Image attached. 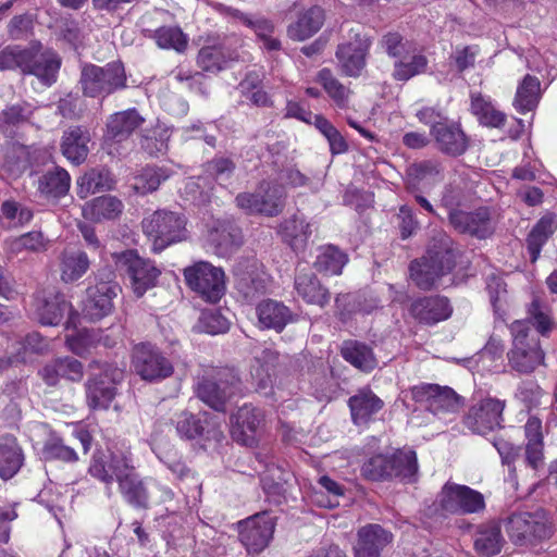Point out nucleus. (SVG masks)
I'll return each instance as SVG.
<instances>
[{
    "label": "nucleus",
    "instance_id": "nucleus-1",
    "mask_svg": "<svg viewBox=\"0 0 557 557\" xmlns=\"http://www.w3.org/2000/svg\"><path fill=\"white\" fill-rule=\"evenodd\" d=\"M88 472L95 479L106 484V494L112 496V484H119V490L127 504L136 508H147L149 494L145 482L135 472V467L128 451L111 453L109 460L101 451L92 455Z\"/></svg>",
    "mask_w": 557,
    "mask_h": 557
},
{
    "label": "nucleus",
    "instance_id": "nucleus-2",
    "mask_svg": "<svg viewBox=\"0 0 557 557\" xmlns=\"http://www.w3.org/2000/svg\"><path fill=\"white\" fill-rule=\"evenodd\" d=\"M454 267L455 253L451 249V240L448 236L441 235L429 247L426 256L411 262L410 277L420 289H431Z\"/></svg>",
    "mask_w": 557,
    "mask_h": 557
},
{
    "label": "nucleus",
    "instance_id": "nucleus-3",
    "mask_svg": "<svg viewBox=\"0 0 557 557\" xmlns=\"http://www.w3.org/2000/svg\"><path fill=\"white\" fill-rule=\"evenodd\" d=\"M141 225L153 252H161L187 238L186 219L174 211L157 210L145 218Z\"/></svg>",
    "mask_w": 557,
    "mask_h": 557
},
{
    "label": "nucleus",
    "instance_id": "nucleus-4",
    "mask_svg": "<svg viewBox=\"0 0 557 557\" xmlns=\"http://www.w3.org/2000/svg\"><path fill=\"white\" fill-rule=\"evenodd\" d=\"M512 348L508 352L509 366L520 372H532L544 359L539 339L531 334L528 321L517 320L510 325Z\"/></svg>",
    "mask_w": 557,
    "mask_h": 557
},
{
    "label": "nucleus",
    "instance_id": "nucleus-5",
    "mask_svg": "<svg viewBox=\"0 0 557 557\" xmlns=\"http://www.w3.org/2000/svg\"><path fill=\"white\" fill-rule=\"evenodd\" d=\"M79 82L85 96L106 98L126 87V75L123 65L117 62L106 66L88 64L82 70Z\"/></svg>",
    "mask_w": 557,
    "mask_h": 557
},
{
    "label": "nucleus",
    "instance_id": "nucleus-6",
    "mask_svg": "<svg viewBox=\"0 0 557 557\" xmlns=\"http://www.w3.org/2000/svg\"><path fill=\"white\" fill-rule=\"evenodd\" d=\"M412 397L445 424L456 420L461 407V397L448 386L420 384L412 387Z\"/></svg>",
    "mask_w": 557,
    "mask_h": 557
},
{
    "label": "nucleus",
    "instance_id": "nucleus-7",
    "mask_svg": "<svg viewBox=\"0 0 557 557\" xmlns=\"http://www.w3.org/2000/svg\"><path fill=\"white\" fill-rule=\"evenodd\" d=\"M132 369L144 381L160 382L170 377L174 368L172 362L154 345H136L132 352Z\"/></svg>",
    "mask_w": 557,
    "mask_h": 557
},
{
    "label": "nucleus",
    "instance_id": "nucleus-8",
    "mask_svg": "<svg viewBox=\"0 0 557 557\" xmlns=\"http://www.w3.org/2000/svg\"><path fill=\"white\" fill-rule=\"evenodd\" d=\"M187 285L206 301L218 302L225 292L224 272L206 261H199L184 270Z\"/></svg>",
    "mask_w": 557,
    "mask_h": 557
},
{
    "label": "nucleus",
    "instance_id": "nucleus-9",
    "mask_svg": "<svg viewBox=\"0 0 557 557\" xmlns=\"http://www.w3.org/2000/svg\"><path fill=\"white\" fill-rule=\"evenodd\" d=\"M285 191L282 186L262 183L255 193H243L236 197L237 206L248 214L274 216L283 211Z\"/></svg>",
    "mask_w": 557,
    "mask_h": 557
},
{
    "label": "nucleus",
    "instance_id": "nucleus-10",
    "mask_svg": "<svg viewBox=\"0 0 557 557\" xmlns=\"http://www.w3.org/2000/svg\"><path fill=\"white\" fill-rule=\"evenodd\" d=\"M441 508L450 513H478L484 510V496L467 486L447 482L438 494Z\"/></svg>",
    "mask_w": 557,
    "mask_h": 557
},
{
    "label": "nucleus",
    "instance_id": "nucleus-11",
    "mask_svg": "<svg viewBox=\"0 0 557 557\" xmlns=\"http://www.w3.org/2000/svg\"><path fill=\"white\" fill-rule=\"evenodd\" d=\"M117 265L126 269L131 286L137 297H141L156 285L160 270L149 260L140 258L134 250L115 255Z\"/></svg>",
    "mask_w": 557,
    "mask_h": 557
},
{
    "label": "nucleus",
    "instance_id": "nucleus-12",
    "mask_svg": "<svg viewBox=\"0 0 557 557\" xmlns=\"http://www.w3.org/2000/svg\"><path fill=\"white\" fill-rule=\"evenodd\" d=\"M506 531L510 540L520 546L534 544L549 534V529L537 513L519 512L507 519Z\"/></svg>",
    "mask_w": 557,
    "mask_h": 557
},
{
    "label": "nucleus",
    "instance_id": "nucleus-13",
    "mask_svg": "<svg viewBox=\"0 0 557 557\" xmlns=\"http://www.w3.org/2000/svg\"><path fill=\"white\" fill-rule=\"evenodd\" d=\"M505 404L495 398H485L473 404L463 419L473 433L484 435L500 428Z\"/></svg>",
    "mask_w": 557,
    "mask_h": 557
},
{
    "label": "nucleus",
    "instance_id": "nucleus-14",
    "mask_svg": "<svg viewBox=\"0 0 557 557\" xmlns=\"http://www.w3.org/2000/svg\"><path fill=\"white\" fill-rule=\"evenodd\" d=\"M274 529L275 522L270 515L258 513L239 522V540L248 553L258 554L269 545Z\"/></svg>",
    "mask_w": 557,
    "mask_h": 557
},
{
    "label": "nucleus",
    "instance_id": "nucleus-15",
    "mask_svg": "<svg viewBox=\"0 0 557 557\" xmlns=\"http://www.w3.org/2000/svg\"><path fill=\"white\" fill-rule=\"evenodd\" d=\"M240 391V381L231 373L219 381L202 379L197 387L198 397L216 411H225L227 403Z\"/></svg>",
    "mask_w": 557,
    "mask_h": 557
},
{
    "label": "nucleus",
    "instance_id": "nucleus-16",
    "mask_svg": "<svg viewBox=\"0 0 557 557\" xmlns=\"http://www.w3.org/2000/svg\"><path fill=\"white\" fill-rule=\"evenodd\" d=\"M369 48V38L358 34L354 40L339 45L335 55L341 72L349 77L360 76L366 66V57Z\"/></svg>",
    "mask_w": 557,
    "mask_h": 557
},
{
    "label": "nucleus",
    "instance_id": "nucleus-17",
    "mask_svg": "<svg viewBox=\"0 0 557 557\" xmlns=\"http://www.w3.org/2000/svg\"><path fill=\"white\" fill-rule=\"evenodd\" d=\"M123 377L119 368L104 370V379H90L86 384L87 404L91 409H107L115 396V384Z\"/></svg>",
    "mask_w": 557,
    "mask_h": 557
},
{
    "label": "nucleus",
    "instance_id": "nucleus-18",
    "mask_svg": "<svg viewBox=\"0 0 557 557\" xmlns=\"http://www.w3.org/2000/svg\"><path fill=\"white\" fill-rule=\"evenodd\" d=\"M451 225L460 233H467L479 238H485L493 233L490 210L485 207L473 212L455 210L449 213Z\"/></svg>",
    "mask_w": 557,
    "mask_h": 557
},
{
    "label": "nucleus",
    "instance_id": "nucleus-19",
    "mask_svg": "<svg viewBox=\"0 0 557 557\" xmlns=\"http://www.w3.org/2000/svg\"><path fill=\"white\" fill-rule=\"evenodd\" d=\"M119 292L120 286L111 282H101L89 287L84 301V312L92 320L108 315L113 308L112 300Z\"/></svg>",
    "mask_w": 557,
    "mask_h": 557
},
{
    "label": "nucleus",
    "instance_id": "nucleus-20",
    "mask_svg": "<svg viewBox=\"0 0 557 557\" xmlns=\"http://www.w3.org/2000/svg\"><path fill=\"white\" fill-rule=\"evenodd\" d=\"M436 147L443 153L460 156L468 147V139L458 124L437 123L431 128Z\"/></svg>",
    "mask_w": 557,
    "mask_h": 557
},
{
    "label": "nucleus",
    "instance_id": "nucleus-21",
    "mask_svg": "<svg viewBox=\"0 0 557 557\" xmlns=\"http://www.w3.org/2000/svg\"><path fill=\"white\" fill-rule=\"evenodd\" d=\"M410 311L421 323L433 325L448 319L453 309L446 297L430 296L413 301Z\"/></svg>",
    "mask_w": 557,
    "mask_h": 557
},
{
    "label": "nucleus",
    "instance_id": "nucleus-22",
    "mask_svg": "<svg viewBox=\"0 0 557 557\" xmlns=\"http://www.w3.org/2000/svg\"><path fill=\"white\" fill-rule=\"evenodd\" d=\"M392 542V534L379 524H368L358 532L355 557H380L382 549Z\"/></svg>",
    "mask_w": 557,
    "mask_h": 557
},
{
    "label": "nucleus",
    "instance_id": "nucleus-23",
    "mask_svg": "<svg viewBox=\"0 0 557 557\" xmlns=\"http://www.w3.org/2000/svg\"><path fill=\"white\" fill-rule=\"evenodd\" d=\"M277 352L271 348H265L255 358L251 366V379L256 391L264 396L272 394L273 374L277 364Z\"/></svg>",
    "mask_w": 557,
    "mask_h": 557
},
{
    "label": "nucleus",
    "instance_id": "nucleus-24",
    "mask_svg": "<svg viewBox=\"0 0 557 557\" xmlns=\"http://www.w3.org/2000/svg\"><path fill=\"white\" fill-rule=\"evenodd\" d=\"M408 176L410 190H425L444 180V168L436 160H423L409 166Z\"/></svg>",
    "mask_w": 557,
    "mask_h": 557
},
{
    "label": "nucleus",
    "instance_id": "nucleus-25",
    "mask_svg": "<svg viewBox=\"0 0 557 557\" xmlns=\"http://www.w3.org/2000/svg\"><path fill=\"white\" fill-rule=\"evenodd\" d=\"M524 435L527 440L525 463L532 469L537 470L544 465L542 420L539 417H529L524 424Z\"/></svg>",
    "mask_w": 557,
    "mask_h": 557
},
{
    "label": "nucleus",
    "instance_id": "nucleus-26",
    "mask_svg": "<svg viewBox=\"0 0 557 557\" xmlns=\"http://www.w3.org/2000/svg\"><path fill=\"white\" fill-rule=\"evenodd\" d=\"M313 232L312 225L302 215H293L285 219L280 225L282 239L294 251H302L308 245Z\"/></svg>",
    "mask_w": 557,
    "mask_h": 557
},
{
    "label": "nucleus",
    "instance_id": "nucleus-27",
    "mask_svg": "<svg viewBox=\"0 0 557 557\" xmlns=\"http://www.w3.org/2000/svg\"><path fill=\"white\" fill-rule=\"evenodd\" d=\"M262 421L263 413L260 409L251 405H244L238 409L236 414L232 417L233 435L237 441L249 444Z\"/></svg>",
    "mask_w": 557,
    "mask_h": 557
},
{
    "label": "nucleus",
    "instance_id": "nucleus-28",
    "mask_svg": "<svg viewBox=\"0 0 557 557\" xmlns=\"http://www.w3.org/2000/svg\"><path fill=\"white\" fill-rule=\"evenodd\" d=\"M83 375V364L72 357L58 358L45 366L41 371V377L49 386H55L61 377L78 382Z\"/></svg>",
    "mask_w": 557,
    "mask_h": 557
},
{
    "label": "nucleus",
    "instance_id": "nucleus-29",
    "mask_svg": "<svg viewBox=\"0 0 557 557\" xmlns=\"http://www.w3.org/2000/svg\"><path fill=\"white\" fill-rule=\"evenodd\" d=\"M143 117L134 109L112 114L107 122L106 140L123 141L141 125Z\"/></svg>",
    "mask_w": 557,
    "mask_h": 557
},
{
    "label": "nucleus",
    "instance_id": "nucleus-30",
    "mask_svg": "<svg viewBox=\"0 0 557 557\" xmlns=\"http://www.w3.org/2000/svg\"><path fill=\"white\" fill-rule=\"evenodd\" d=\"M90 134L86 128L74 126L69 128L62 138V152L67 160L79 164L88 156Z\"/></svg>",
    "mask_w": 557,
    "mask_h": 557
},
{
    "label": "nucleus",
    "instance_id": "nucleus-31",
    "mask_svg": "<svg viewBox=\"0 0 557 557\" xmlns=\"http://www.w3.org/2000/svg\"><path fill=\"white\" fill-rule=\"evenodd\" d=\"M355 424L362 425L382 409L383 401L370 389H362L348 401Z\"/></svg>",
    "mask_w": 557,
    "mask_h": 557
},
{
    "label": "nucleus",
    "instance_id": "nucleus-32",
    "mask_svg": "<svg viewBox=\"0 0 557 557\" xmlns=\"http://www.w3.org/2000/svg\"><path fill=\"white\" fill-rule=\"evenodd\" d=\"M295 289L299 297L311 305L323 307L330 300V293L311 272H298L295 277Z\"/></svg>",
    "mask_w": 557,
    "mask_h": 557
},
{
    "label": "nucleus",
    "instance_id": "nucleus-33",
    "mask_svg": "<svg viewBox=\"0 0 557 557\" xmlns=\"http://www.w3.org/2000/svg\"><path fill=\"white\" fill-rule=\"evenodd\" d=\"M323 22V10L320 7H312L301 13L298 20L288 26L287 35L293 40L304 41L318 33Z\"/></svg>",
    "mask_w": 557,
    "mask_h": 557
},
{
    "label": "nucleus",
    "instance_id": "nucleus-34",
    "mask_svg": "<svg viewBox=\"0 0 557 557\" xmlns=\"http://www.w3.org/2000/svg\"><path fill=\"white\" fill-rule=\"evenodd\" d=\"M257 315L262 327L282 331L292 321V312L284 304L268 299L257 307Z\"/></svg>",
    "mask_w": 557,
    "mask_h": 557
},
{
    "label": "nucleus",
    "instance_id": "nucleus-35",
    "mask_svg": "<svg viewBox=\"0 0 557 557\" xmlns=\"http://www.w3.org/2000/svg\"><path fill=\"white\" fill-rule=\"evenodd\" d=\"M70 182V175L65 170L53 166L39 181L40 197L53 205L57 199L67 194Z\"/></svg>",
    "mask_w": 557,
    "mask_h": 557
},
{
    "label": "nucleus",
    "instance_id": "nucleus-36",
    "mask_svg": "<svg viewBox=\"0 0 557 557\" xmlns=\"http://www.w3.org/2000/svg\"><path fill=\"white\" fill-rule=\"evenodd\" d=\"M123 208L122 201L116 197L101 196L84 206L83 215L92 222L113 220L122 213Z\"/></svg>",
    "mask_w": 557,
    "mask_h": 557
},
{
    "label": "nucleus",
    "instance_id": "nucleus-37",
    "mask_svg": "<svg viewBox=\"0 0 557 557\" xmlns=\"http://www.w3.org/2000/svg\"><path fill=\"white\" fill-rule=\"evenodd\" d=\"M90 261L85 251L78 249L65 250L60 259L61 280L72 283L79 280L89 269Z\"/></svg>",
    "mask_w": 557,
    "mask_h": 557
},
{
    "label": "nucleus",
    "instance_id": "nucleus-38",
    "mask_svg": "<svg viewBox=\"0 0 557 557\" xmlns=\"http://www.w3.org/2000/svg\"><path fill=\"white\" fill-rule=\"evenodd\" d=\"M23 465V454L13 436L0 438V478L9 480Z\"/></svg>",
    "mask_w": 557,
    "mask_h": 557
},
{
    "label": "nucleus",
    "instance_id": "nucleus-39",
    "mask_svg": "<svg viewBox=\"0 0 557 557\" xmlns=\"http://www.w3.org/2000/svg\"><path fill=\"white\" fill-rule=\"evenodd\" d=\"M77 184L79 197L86 198L91 194L112 189L115 181L108 169L99 168L86 172L78 178Z\"/></svg>",
    "mask_w": 557,
    "mask_h": 557
},
{
    "label": "nucleus",
    "instance_id": "nucleus-40",
    "mask_svg": "<svg viewBox=\"0 0 557 557\" xmlns=\"http://www.w3.org/2000/svg\"><path fill=\"white\" fill-rule=\"evenodd\" d=\"M541 99V83L535 76L525 75L518 85L513 107L520 113L533 111Z\"/></svg>",
    "mask_w": 557,
    "mask_h": 557
},
{
    "label": "nucleus",
    "instance_id": "nucleus-41",
    "mask_svg": "<svg viewBox=\"0 0 557 557\" xmlns=\"http://www.w3.org/2000/svg\"><path fill=\"white\" fill-rule=\"evenodd\" d=\"M471 112L482 125L488 127H502L506 121V115L495 108L488 97L481 94L471 95Z\"/></svg>",
    "mask_w": 557,
    "mask_h": 557
},
{
    "label": "nucleus",
    "instance_id": "nucleus-42",
    "mask_svg": "<svg viewBox=\"0 0 557 557\" xmlns=\"http://www.w3.org/2000/svg\"><path fill=\"white\" fill-rule=\"evenodd\" d=\"M503 543L504 539L499 524L497 522H490L478 531L474 547L481 555L493 556L500 552Z\"/></svg>",
    "mask_w": 557,
    "mask_h": 557
},
{
    "label": "nucleus",
    "instance_id": "nucleus-43",
    "mask_svg": "<svg viewBox=\"0 0 557 557\" xmlns=\"http://www.w3.org/2000/svg\"><path fill=\"white\" fill-rule=\"evenodd\" d=\"M218 253L227 256L242 245L243 237L238 227L230 223H221L210 235Z\"/></svg>",
    "mask_w": 557,
    "mask_h": 557
},
{
    "label": "nucleus",
    "instance_id": "nucleus-44",
    "mask_svg": "<svg viewBox=\"0 0 557 557\" xmlns=\"http://www.w3.org/2000/svg\"><path fill=\"white\" fill-rule=\"evenodd\" d=\"M342 356L346 361L362 371H371L375 367V358L371 348L356 341L344 343Z\"/></svg>",
    "mask_w": 557,
    "mask_h": 557
},
{
    "label": "nucleus",
    "instance_id": "nucleus-45",
    "mask_svg": "<svg viewBox=\"0 0 557 557\" xmlns=\"http://www.w3.org/2000/svg\"><path fill=\"white\" fill-rule=\"evenodd\" d=\"M145 36L156 39L157 45L163 49H174L178 52L185 50L187 37L178 27H160L157 29L143 28Z\"/></svg>",
    "mask_w": 557,
    "mask_h": 557
},
{
    "label": "nucleus",
    "instance_id": "nucleus-46",
    "mask_svg": "<svg viewBox=\"0 0 557 557\" xmlns=\"http://www.w3.org/2000/svg\"><path fill=\"white\" fill-rule=\"evenodd\" d=\"M391 460V478L396 476L405 481H412L417 471V455L411 449L398 450L389 456Z\"/></svg>",
    "mask_w": 557,
    "mask_h": 557
},
{
    "label": "nucleus",
    "instance_id": "nucleus-47",
    "mask_svg": "<svg viewBox=\"0 0 557 557\" xmlns=\"http://www.w3.org/2000/svg\"><path fill=\"white\" fill-rule=\"evenodd\" d=\"M317 82L322 85L329 97L341 109L348 106L350 90L344 86L329 69H322L317 75Z\"/></svg>",
    "mask_w": 557,
    "mask_h": 557
},
{
    "label": "nucleus",
    "instance_id": "nucleus-48",
    "mask_svg": "<svg viewBox=\"0 0 557 557\" xmlns=\"http://www.w3.org/2000/svg\"><path fill=\"white\" fill-rule=\"evenodd\" d=\"M428 60L425 55L418 52L416 48L410 52L409 58L395 61L393 76L397 81H408L411 77L425 71Z\"/></svg>",
    "mask_w": 557,
    "mask_h": 557
},
{
    "label": "nucleus",
    "instance_id": "nucleus-49",
    "mask_svg": "<svg viewBox=\"0 0 557 557\" xmlns=\"http://www.w3.org/2000/svg\"><path fill=\"white\" fill-rule=\"evenodd\" d=\"M347 262V256L334 246H326L321 249L317 257L314 267L319 272L330 275L342 273Z\"/></svg>",
    "mask_w": 557,
    "mask_h": 557
},
{
    "label": "nucleus",
    "instance_id": "nucleus-50",
    "mask_svg": "<svg viewBox=\"0 0 557 557\" xmlns=\"http://www.w3.org/2000/svg\"><path fill=\"white\" fill-rule=\"evenodd\" d=\"M248 28H250L256 34L258 40L261 42L262 49L267 51L281 50V40L274 36L275 26L270 20L255 16Z\"/></svg>",
    "mask_w": 557,
    "mask_h": 557
},
{
    "label": "nucleus",
    "instance_id": "nucleus-51",
    "mask_svg": "<svg viewBox=\"0 0 557 557\" xmlns=\"http://www.w3.org/2000/svg\"><path fill=\"white\" fill-rule=\"evenodd\" d=\"M170 177V172L164 168H145L135 176L133 187L138 194H148L158 189L160 184Z\"/></svg>",
    "mask_w": 557,
    "mask_h": 557
},
{
    "label": "nucleus",
    "instance_id": "nucleus-52",
    "mask_svg": "<svg viewBox=\"0 0 557 557\" xmlns=\"http://www.w3.org/2000/svg\"><path fill=\"white\" fill-rule=\"evenodd\" d=\"M554 231L555 222L552 216L542 218L533 227L528 237V249L531 253L532 262L537 259L542 246L546 243Z\"/></svg>",
    "mask_w": 557,
    "mask_h": 557
},
{
    "label": "nucleus",
    "instance_id": "nucleus-53",
    "mask_svg": "<svg viewBox=\"0 0 557 557\" xmlns=\"http://www.w3.org/2000/svg\"><path fill=\"white\" fill-rule=\"evenodd\" d=\"M60 66L61 60L55 52L46 50L37 53V79L42 85L49 87L55 83Z\"/></svg>",
    "mask_w": 557,
    "mask_h": 557
},
{
    "label": "nucleus",
    "instance_id": "nucleus-54",
    "mask_svg": "<svg viewBox=\"0 0 557 557\" xmlns=\"http://www.w3.org/2000/svg\"><path fill=\"white\" fill-rule=\"evenodd\" d=\"M314 126L327 140L332 154H341L348 150V144L344 136L324 116L314 117Z\"/></svg>",
    "mask_w": 557,
    "mask_h": 557
},
{
    "label": "nucleus",
    "instance_id": "nucleus-55",
    "mask_svg": "<svg viewBox=\"0 0 557 557\" xmlns=\"http://www.w3.org/2000/svg\"><path fill=\"white\" fill-rule=\"evenodd\" d=\"M233 60L235 57L226 55L221 47H203L198 54V64L207 72L221 71L228 61Z\"/></svg>",
    "mask_w": 557,
    "mask_h": 557
},
{
    "label": "nucleus",
    "instance_id": "nucleus-56",
    "mask_svg": "<svg viewBox=\"0 0 557 557\" xmlns=\"http://www.w3.org/2000/svg\"><path fill=\"white\" fill-rule=\"evenodd\" d=\"M70 305L62 295H54L50 300H46L39 313V322L44 325H57L61 322Z\"/></svg>",
    "mask_w": 557,
    "mask_h": 557
},
{
    "label": "nucleus",
    "instance_id": "nucleus-57",
    "mask_svg": "<svg viewBox=\"0 0 557 557\" xmlns=\"http://www.w3.org/2000/svg\"><path fill=\"white\" fill-rule=\"evenodd\" d=\"M42 457L46 460L59 459L65 462L78 460L76 451L62 443L57 436H51L42 447Z\"/></svg>",
    "mask_w": 557,
    "mask_h": 557
},
{
    "label": "nucleus",
    "instance_id": "nucleus-58",
    "mask_svg": "<svg viewBox=\"0 0 557 557\" xmlns=\"http://www.w3.org/2000/svg\"><path fill=\"white\" fill-rule=\"evenodd\" d=\"M389 456L376 455L369 458L362 466V474L372 481L391 478Z\"/></svg>",
    "mask_w": 557,
    "mask_h": 557
},
{
    "label": "nucleus",
    "instance_id": "nucleus-59",
    "mask_svg": "<svg viewBox=\"0 0 557 557\" xmlns=\"http://www.w3.org/2000/svg\"><path fill=\"white\" fill-rule=\"evenodd\" d=\"M382 49L392 58L400 60L403 58H409L410 52L414 47L409 41H404L403 37L398 33L386 34L381 42Z\"/></svg>",
    "mask_w": 557,
    "mask_h": 557
},
{
    "label": "nucleus",
    "instance_id": "nucleus-60",
    "mask_svg": "<svg viewBox=\"0 0 557 557\" xmlns=\"http://www.w3.org/2000/svg\"><path fill=\"white\" fill-rule=\"evenodd\" d=\"M34 354L35 346L33 344V338L27 336L24 342L16 343L14 352L11 357L0 358V373L13 364L32 361Z\"/></svg>",
    "mask_w": 557,
    "mask_h": 557
},
{
    "label": "nucleus",
    "instance_id": "nucleus-61",
    "mask_svg": "<svg viewBox=\"0 0 557 557\" xmlns=\"http://www.w3.org/2000/svg\"><path fill=\"white\" fill-rule=\"evenodd\" d=\"M230 322L219 311L210 310L201 314L199 329L211 335L225 333L228 331Z\"/></svg>",
    "mask_w": 557,
    "mask_h": 557
},
{
    "label": "nucleus",
    "instance_id": "nucleus-62",
    "mask_svg": "<svg viewBox=\"0 0 557 557\" xmlns=\"http://www.w3.org/2000/svg\"><path fill=\"white\" fill-rule=\"evenodd\" d=\"M176 431L181 437L193 440L202 433L203 428L194 414L182 412L176 418Z\"/></svg>",
    "mask_w": 557,
    "mask_h": 557
},
{
    "label": "nucleus",
    "instance_id": "nucleus-63",
    "mask_svg": "<svg viewBox=\"0 0 557 557\" xmlns=\"http://www.w3.org/2000/svg\"><path fill=\"white\" fill-rule=\"evenodd\" d=\"M542 396V388L533 381L522 382L516 392L517 399L530 409L541 405Z\"/></svg>",
    "mask_w": 557,
    "mask_h": 557
},
{
    "label": "nucleus",
    "instance_id": "nucleus-64",
    "mask_svg": "<svg viewBox=\"0 0 557 557\" xmlns=\"http://www.w3.org/2000/svg\"><path fill=\"white\" fill-rule=\"evenodd\" d=\"M25 164L24 148L15 144L7 147L2 168L12 175L18 174Z\"/></svg>",
    "mask_w": 557,
    "mask_h": 557
}]
</instances>
